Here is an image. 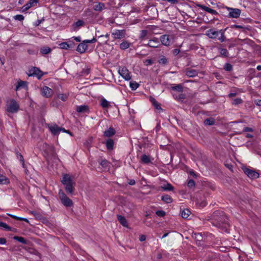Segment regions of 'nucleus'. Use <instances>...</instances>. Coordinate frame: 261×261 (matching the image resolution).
<instances>
[{"instance_id": "f257e3e1", "label": "nucleus", "mask_w": 261, "mask_h": 261, "mask_svg": "<svg viewBox=\"0 0 261 261\" xmlns=\"http://www.w3.org/2000/svg\"><path fill=\"white\" fill-rule=\"evenodd\" d=\"M41 149L43 150L44 152L43 155L46 159L48 163L51 162L57 163L59 161V159L57 158L53 146L43 143Z\"/></svg>"}, {"instance_id": "f03ea898", "label": "nucleus", "mask_w": 261, "mask_h": 261, "mask_svg": "<svg viewBox=\"0 0 261 261\" xmlns=\"http://www.w3.org/2000/svg\"><path fill=\"white\" fill-rule=\"evenodd\" d=\"M216 220V222L215 225L217 227L221 228L223 231L227 233L229 232L228 219L225 215H221V217Z\"/></svg>"}, {"instance_id": "7ed1b4c3", "label": "nucleus", "mask_w": 261, "mask_h": 261, "mask_svg": "<svg viewBox=\"0 0 261 261\" xmlns=\"http://www.w3.org/2000/svg\"><path fill=\"white\" fill-rule=\"evenodd\" d=\"M61 181L65 187L66 191L69 194H72L74 190V182L71 176L67 174H64Z\"/></svg>"}, {"instance_id": "20e7f679", "label": "nucleus", "mask_w": 261, "mask_h": 261, "mask_svg": "<svg viewBox=\"0 0 261 261\" xmlns=\"http://www.w3.org/2000/svg\"><path fill=\"white\" fill-rule=\"evenodd\" d=\"M19 109V105L14 99L8 100L6 104V111L10 113H16Z\"/></svg>"}, {"instance_id": "39448f33", "label": "nucleus", "mask_w": 261, "mask_h": 261, "mask_svg": "<svg viewBox=\"0 0 261 261\" xmlns=\"http://www.w3.org/2000/svg\"><path fill=\"white\" fill-rule=\"evenodd\" d=\"M59 197L61 203L66 207H70L73 205L72 201L60 190L59 192Z\"/></svg>"}, {"instance_id": "423d86ee", "label": "nucleus", "mask_w": 261, "mask_h": 261, "mask_svg": "<svg viewBox=\"0 0 261 261\" xmlns=\"http://www.w3.org/2000/svg\"><path fill=\"white\" fill-rule=\"evenodd\" d=\"M145 46H148L152 48H158L161 46V43L159 40L153 37L148 40V43L143 44Z\"/></svg>"}, {"instance_id": "0eeeda50", "label": "nucleus", "mask_w": 261, "mask_h": 261, "mask_svg": "<svg viewBox=\"0 0 261 261\" xmlns=\"http://www.w3.org/2000/svg\"><path fill=\"white\" fill-rule=\"evenodd\" d=\"M227 9L229 11L228 16L229 17L237 18L240 16L241 13L240 9L229 7H227Z\"/></svg>"}, {"instance_id": "6e6552de", "label": "nucleus", "mask_w": 261, "mask_h": 261, "mask_svg": "<svg viewBox=\"0 0 261 261\" xmlns=\"http://www.w3.org/2000/svg\"><path fill=\"white\" fill-rule=\"evenodd\" d=\"M112 35L115 39L124 38L126 36V31L124 30H115Z\"/></svg>"}, {"instance_id": "1a4fd4ad", "label": "nucleus", "mask_w": 261, "mask_h": 261, "mask_svg": "<svg viewBox=\"0 0 261 261\" xmlns=\"http://www.w3.org/2000/svg\"><path fill=\"white\" fill-rule=\"evenodd\" d=\"M118 72L120 75L125 80L129 81L131 79L130 72L125 67L120 68Z\"/></svg>"}, {"instance_id": "9d476101", "label": "nucleus", "mask_w": 261, "mask_h": 261, "mask_svg": "<svg viewBox=\"0 0 261 261\" xmlns=\"http://www.w3.org/2000/svg\"><path fill=\"white\" fill-rule=\"evenodd\" d=\"M244 172L252 179H255L259 177V173L257 172L247 168H243Z\"/></svg>"}, {"instance_id": "9b49d317", "label": "nucleus", "mask_w": 261, "mask_h": 261, "mask_svg": "<svg viewBox=\"0 0 261 261\" xmlns=\"http://www.w3.org/2000/svg\"><path fill=\"white\" fill-rule=\"evenodd\" d=\"M41 93L42 95L45 97H50L53 94V91L50 88L44 86L41 89Z\"/></svg>"}, {"instance_id": "f8f14e48", "label": "nucleus", "mask_w": 261, "mask_h": 261, "mask_svg": "<svg viewBox=\"0 0 261 261\" xmlns=\"http://www.w3.org/2000/svg\"><path fill=\"white\" fill-rule=\"evenodd\" d=\"M160 41L162 45L169 46L171 43V40L168 35H163L160 37Z\"/></svg>"}, {"instance_id": "ddd939ff", "label": "nucleus", "mask_w": 261, "mask_h": 261, "mask_svg": "<svg viewBox=\"0 0 261 261\" xmlns=\"http://www.w3.org/2000/svg\"><path fill=\"white\" fill-rule=\"evenodd\" d=\"M220 33L221 30L216 31L214 29H210L207 31L206 35L210 38L216 39L220 35Z\"/></svg>"}, {"instance_id": "4468645a", "label": "nucleus", "mask_w": 261, "mask_h": 261, "mask_svg": "<svg viewBox=\"0 0 261 261\" xmlns=\"http://www.w3.org/2000/svg\"><path fill=\"white\" fill-rule=\"evenodd\" d=\"M186 75L189 77H194L198 75V72L196 70L187 68L185 70Z\"/></svg>"}, {"instance_id": "2eb2a0df", "label": "nucleus", "mask_w": 261, "mask_h": 261, "mask_svg": "<svg viewBox=\"0 0 261 261\" xmlns=\"http://www.w3.org/2000/svg\"><path fill=\"white\" fill-rule=\"evenodd\" d=\"M45 74H46V72H43L39 68L34 67V76H36L38 80L41 79Z\"/></svg>"}, {"instance_id": "dca6fc26", "label": "nucleus", "mask_w": 261, "mask_h": 261, "mask_svg": "<svg viewBox=\"0 0 261 261\" xmlns=\"http://www.w3.org/2000/svg\"><path fill=\"white\" fill-rule=\"evenodd\" d=\"M27 84L28 82L25 81L19 80L17 82V85L16 86L15 90L18 91L20 89H27L28 88Z\"/></svg>"}, {"instance_id": "f3484780", "label": "nucleus", "mask_w": 261, "mask_h": 261, "mask_svg": "<svg viewBox=\"0 0 261 261\" xmlns=\"http://www.w3.org/2000/svg\"><path fill=\"white\" fill-rule=\"evenodd\" d=\"M48 128L54 135H57L60 133V127L56 124L48 125Z\"/></svg>"}, {"instance_id": "a211bd4d", "label": "nucleus", "mask_w": 261, "mask_h": 261, "mask_svg": "<svg viewBox=\"0 0 261 261\" xmlns=\"http://www.w3.org/2000/svg\"><path fill=\"white\" fill-rule=\"evenodd\" d=\"M76 110L77 112L80 113H89V108L86 105H81L76 106Z\"/></svg>"}, {"instance_id": "6ab92c4d", "label": "nucleus", "mask_w": 261, "mask_h": 261, "mask_svg": "<svg viewBox=\"0 0 261 261\" xmlns=\"http://www.w3.org/2000/svg\"><path fill=\"white\" fill-rule=\"evenodd\" d=\"M98 39H100V43L101 44H107V42L109 40V34H106L103 35H98L97 34H96Z\"/></svg>"}, {"instance_id": "aec40b11", "label": "nucleus", "mask_w": 261, "mask_h": 261, "mask_svg": "<svg viewBox=\"0 0 261 261\" xmlns=\"http://www.w3.org/2000/svg\"><path fill=\"white\" fill-rule=\"evenodd\" d=\"M198 7L201 8L202 10H204L213 15H216L218 14V12L216 10L210 8L206 6L202 5H198Z\"/></svg>"}, {"instance_id": "412c9836", "label": "nucleus", "mask_w": 261, "mask_h": 261, "mask_svg": "<svg viewBox=\"0 0 261 261\" xmlns=\"http://www.w3.org/2000/svg\"><path fill=\"white\" fill-rule=\"evenodd\" d=\"M105 9V4L102 3H96L93 6V9L96 11H101Z\"/></svg>"}, {"instance_id": "4be33fe9", "label": "nucleus", "mask_w": 261, "mask_h": 261, "mask_svg": "<svg viewBox=\"0 0 261 261\" xmlns=\"http://www.w3.org/2000/svg\"><path fill=\"white\" fill-rule=\"evenodd\" d=\"M87 49V46L84 42H82L79 44L77 47L76 50L80 53H84Z\"/></svg>"}, {"instance_id": "5701e85b", "label": "nucleus", "mask_w": 261, "mask_h": 261, "mask_svg": "<svg viewBox=\"0 0 261 261\" xmlns=\"http://www.w3.org/2000/svg\"><path fill=\"white\" fill-rule=\"evenodd\" d=\"M115 134V130L113 127H110L108 129L104 132V136L106 137H111Z\"/></svg>"}, {"instance_id": "b1692460", "label": "nucleus", "mask_w": 261, "mask_h": 261, "mask_svg": "<svg viewBox=\"0 0 261 261\" xmlns=\"http://www.w3.org/2000/svg\"><path fill=\"white\" fill-rule=\"evenodd\" d=\"M0 227L6 231H13L15 229V228L11 227L6 223L1 221H0Z\"/></svg>"}, {"instance_id": "393cba45", "label": "nucleus", "mask_w": 261, "mask_h": 261, "mask_svg": "<svg viewBox=\"0 0 261 261\" xmlns=\"http://www.w3.org/2000/svg\"><path fill=\"white\" fill-rule=\"evenodd\" d=\"M117 219H118V221H119V222L123 226L126 227L127 226V222L124 217H123L121 215H118Z\"/></svg>"}, {"instance_id": "a878e982", "label": "nucleus", "mask_w": 261, "mask_h": 261, "mask_svg": "<svg viewBox=\"0 0 261 261\" xmlns=\"http://www.w3.org/2000/svg\"><path fill=\"white\" fill-rule=\"evenodd\" d=\"M148 34V31L146 30H142L140 31V35L139 36V39L141 41H143L146 39V36Z\"/></svg>"}, {"instance_id": "bb28decb", "label": "nucleus", "mask_w": 261, "mask_h": 261, "mask_svg": "<svg viewBox=\"0 0 261 261\" xmlns=\"http://www.w3.org/2000/svg\"><path fill=\"white\" fill-rule=\"evenodd\" d=\"M9 179L6 176L0 174V184L7 185L9 183Z\"/></svg>"}, {"instance_id": "cd10ccee", "label": "nucleus", "mask_w": 261, "mask_h": 261, "mask_svg": "<svg viewBox=\"0 0 261 261\" xmlns=\"http://www.w3.org/2000/svg\"><path fill=\"white\" fill-rule=\"evenodd\" d=\"M131 45V43L128 42L127 41H123L120 44V48L121 49L124 50L126 49H127L130 47Z\"/></svg>"}, {"instance_id": "c85d7f7f", "label": "nucleus", "mask_w": 261, "mask_h": 261, "mask_svg": "<svg viewBox=\"0 0 261 261\" xmlns=\"http://www.w3.org/2000/svg\"><path fill=\"white\" fill-rule=\"evenodd\" d=\"M141 161L142 163L144 164H148L151 162L150 156L146 154H143L141 156Z\"/></svg>"}, {"instance_id": "c756f323", "label": "nucleus", "mask_w": 261, "mask_h": 261, "mask_svg": "<svg viewBox=\"0 0 261 261\" xmlns=\"http://www.w3.org/2000/svg\"><path fill=\"white\" fill-rule=\"evenodd\" d=\"M161 199L167 203H170L172 201V198L168 195H165L162 196Z\"/></svg>"}, {"instance_id": "7c9ffc66", "label": "nucleus", "mask_w": 261, "mask_h": 261, "mask_svg": "<svg viewBox=\"0 0 261 261\" xmlns=\"http://www.w3.org/2000/svg\"><path fill=\"white\" fill-rule=\"evenodd\" d=\"M40 53L42 55H46L51 51V49L47 46H43L40 48Z\"/></svg>"}, {"instance_id": "2f4dec72", "label": "nucleus", "mask_w": 261, "mask_h": 261, "mask_svg": "<svg viewBox=\"0 0 261 261\" xmlns=\"http://www.w3.org/2000/svg\"><path fill=\"white\" fill-rule=\"evenodd\" d=\"M171 89L179 92H182L183 91V87L181 85L178 84L171 87Z\"/></svg>"}, {"instance_id": "473e14b6", "label": "nucleus", "mask_w": 261, "mask_h": 261, "mask_svg": "<svg viewBox=\"0 0 261 261\" xmlns=\"http://www.w3.org/2000/svg\"><path fill=\"white\" fill-rule=\"evenodd\" d=\"M106 145L109 150L112 149L114 145V141L112 139H108L106 142Z\"/></svg>"}, {"instance_id": "72a5a7b5", "label": "nucleus", "mask_w": 261, "mask_h": 261, "mask_svg": "<svg viewBox=\"0 0 261 261\" xmlns=\"http://www.w3.org/2000/svg\"><path fill=\"white\" fill-rule=\"evenodd\" d=\"M204 124L207 125H212L215 124V120L213 118H208L204 120Z\"/></svg>"}, {"instance_id": "f704fd0d", "label": "nucleus", "mask_w": 261, "mask_h": 261, "mask_svg": "<svg viewBox=\"0 0 261 261\" xmlns=\"http://www.w3.org/2000/svg\"><path fill=\"white\" fill-rule=\"evenodd\" d=\"M100 104L102 108H106L110 106V102L105 98H102L100 100Z\"/></svg>"}, {"instance_id": "c9c22d12", "label": "nucleus", "mask_w": 261, "mask_h": 261, "mask_svg": "<svg viewBox=\"0 0 261 261\" xmlns=\"http://www.w3.org/2000/svg\"><path fill=\"white\" fill-rule=\"evenodd\" d=\"M161 188L164 191H172L174 189L173 187L169 183L164 185V186H162Z\"/></svg>"}, {"instance_id": "e433bc0d", "label": "nucleus", "mask_w": 261, "mask_h": 261, "mask_svg": "<svg viewBox=\"0 0 261 261\" xmlns=\"http://www.w3.org/2000/svg\"><path fill=\"white\" fill-rule=\"evenodd\" d=\"M33 5V0H30L29 1V2L24 5L23 7H22V11H25L27 10H28L30 8H31L32 7V6Z\"/></svg>"}, {"instance_id": "4c0bfd02", "label": "nucleus", "mask_w": 261, "mask_h": 261, "mask_svg": "<svg viewBox=\"0 0 261 261\" xmlns=\"http://www.w3.org/2000/svg\"><path fill=\"white\" fill-rule=\"evenodd\" d=\"M190 213V211L188 209H185L181 212V215L183 218H187L189 217Z\"/></svg>"}, {"instance_id": "58836bf2", "label": "nucleus", "mask_w": 261, "mask_h": 261, "mask_svg": "<svg viewBox=\"0 0 261 261\" xmlns=\"http://www.w3.org/2000/svg\"><path fill=\"white\" fill-rule=\"evenodd\" d=\"M13 239L15 240H17L19 242L23 243L24 244H26L27 243L26 240L23 237L15 236L13 237Z\"/></svg>"}, {"instance_id": "ea45409f", "label": "nucleus", "mask_w": 261, "mask_h": 261, "mask_svg": "<svg viewBox=\"0 0 261 261\" xmlns=\"http://www.w3.org/2000/svg\"><path fill=\"white\" fill-rule=\"evenodd\" d=\"M139 84L136 82H130L129 83V86L133 90H136L139 87Z\"/></svg>"}, {"instance_id": "a19ab883", "label": "nucleus", "mask_w": 261, "mask_h": 261, "mask_svg": "<svg viewBox=\"0 0 261 261\" xmlns=\"http://www.w3.org/2000/svg\"><path fill=\"white\" fill-rule=\"evenodd\" d=\"M219 52H220V54L222 56H223L224 57H227L228 56V51L226 49L219 47Z\"/></svg>"}, {"instance_id": "79ce46f5", "label": "nucleus", "mask_w": 261, "mask_h": 261, "mask_svg": "<svg viewBox=\"0 0 261 261\" xmlns=\"http://www.w3.org/2000/svg\"><path fill=\"white\" fill-rule=\"evenodd\" d=\"M220 35L217 38L221 42H224L226 40V37L224 36V32L222 30H221V33H220Z\"/></svg>"}, {"instance_id": "37998d69", "label": "nucleus", "mask_w": 261, "mask_h": 261, "mask_svg": "<svg viewBox=\"0 0 261 261\" xmlns=\"http://www.w3.org/2000/svg\"><path fill=\"white\" fill-rule=\"evenodd\" d=\"M243 102V100L241 98H237L232 99V104L233 105H238Z\"/></svg>"}, {"instance_id": "c03bdc74", "label": "nucleus", "mask_w": 261, "mask_h": 261, "mask_svg": "<svg viewBox=\"0 0 261 261\" xmlns=\"http://www.w3.org/2000/svg\"><path fill=\"white\" fill-rule=\"evenodd\" d=\"M16 155L17 159L22 163V165L23 168H24V162L23 156L21 155V154L18 152L16 153Z\"/></svg>"}, {"instance_id": "a18cd8bd", "label": "nucleus", "mask_w": 261, "mask_h": 261, "mask_svg": "<svg viewBox=\"0 0 261 261\" xmlns=\"http://www.w3.org/2000/svg\"><path fill=\"white\" fill-rule=\"evenodd\" d=\"M231 28L233 29H242L243 30V31H245L246 30H248V29L247 28L241 25L234 24L231 26Z\"/></svg>"}, {"instance_id": "49530a36", "label": "nucleus", "mask_w": 261, "mask_h": 261, "mask_svg": "<svg viewBox=\"0 0 261 261\" xmlns=\"http://www.w3.org/2000/svg\"><path fill=\"white\" fill-rule=\"evenodd\" d=\"M59 99H61L62 100L65 101L67 100L68 98V95L66 94H59L58 96Z\"/></svg>"}, {"instance_id": "de8ad7c7", "label": "nucleus", "mask_w": 261, "mask_h": 261, "mask_svg": "<svg viewBox=\"0 0 261 261\" xmlns=\"http://www.w3.org/2000/svg\"><path fill=\"white\" fill-rule=\"evenodd\" d=\"M100 164L101 166L103 168H107L108 167L109 163L105 159L102 160L100 162Z\"/></svg>"}, {"instance_id": "09e8293b", "label": "nucleus", "mask_w": 261, "mask_h": 261, "mask_svg": "<svg viewBox=\"0 0 261 261\" xmlns=\"http://www.w3.org/2000/svg\"><path fill=\"white\" fill-rule=\"evenodd\" d=\"M33 253H34V258L35 257V258L36 259V261H40V260L41 259V257H40V255L39 253V252L38 251L34 250Z\"/></svg>"}, {"instance_id": "8fccbe9b", "label": "nucleus", "mask_w": 261, "mask_h": 261, "mask_svg": "<svg viewBox=\"0 0 261 261\" xmlns=\"http://www.w3.org/2000/svg\"><path fill=\"white\" fill-rule=\"evenodd\" d=\"M13 18L16 20L21 21L24 19V16L22 15L18 14L13 16Z\"/></svg>"}, {"instance_id": "3c124183", "label": "nucleus", "mask_w": 261, "mask_h": 261, "mask_svg": "<svg viewBox=\"0 0 261 261\" xmlns=\"http://www.w3.org/2000/svg\"><path fill=\"white\" fill-rule=\"evenodd\" d=\"M60 47L61 49H68L69 48V45L67 42H63L59 44Z\"/></svg>"}, {"instance_id": "603ef678", "label": "nucleus", "mask_w": 261, "mask_h": 261, "mask_svg": "<svg viewBox=\"0 0 261 261\" xmlns=\"http://www.w3.org/2000/svg\"><path fill=\"white\" fill-rule=\"evenodd\" d=\"M83 24H84L83 21H82L81 20H79L76 22H75L74 23L73 26H74L76 28H79V27H80L83 25Z\"/></svg>"}, {"instance_id": "864d4df0", "label": "nucleus", "mask_w": 261, "mask_h": 261, "mask_svg": "<svg viewBox=\"0 0 261 261\" xmlns=\"http://www.w3.org/2000/svg\"><path fill=\"white\" fill-rule=\"evenodd\" d=\"M224 69L226 71H231L232 69V66L229 63L225 64Z\"/></svg>"}, {"instance_id": "5fc2aeb1", "label": "nucleus", "mask_w": 261, "mask_h": 261, "mask_svg": "<svg viewBox=\"0 0 261 261\" xmlns=\"http://www.w3.org/2000/svg\"><path fill=\"white\" fill-rule=\"evenodd\" d=\"M156 215L160 217H164L165 215V212L164 211H157L155 212Z\"/></svg>"}, {"instance_id": "6e6d98bb", "label": "nucleus", "mask_w": 261, "mask_h": 261, "mask_svg": "<svg viewBox=\"0 0 261 261\" xmlns=\"http://www.w3.org/2000/svg\"><path fill=\"white\" fill-rule=\"evenodd\" d=\"M188 186L190 188H192L195 186V182L193 179H190L188 182Z\"/></svg>"}, {"instance_id": "4d7b16f0", "label": "nucleus", "mask_w": 261, "mask_h": 261, "mask_svg": "<svg viewBox=\"0 0 261 261\" xmlns=\"http://www.w3.org/2000/svg\"><path fill=\"white\" fill-rule=\"evenodd\" d=\"M152 102H153L154 107L156 109H159V110L162 109L160 105L154 99L153 101H152Z\"/></svg>"}, {"instance_id": "13d9d810", "label": "nucleus", "mask_w": 261, "mask_h": 261, "mask_svg": "<svg viewBox=\"0 0 261 261\" xmlns=\"http://www.w3.org/2000/svg\"><path fill=\"white\" fill-rule=\"evenodd\" d=\"M214 240L213 241V243L215 244H222V241L218 238H214Z\"/></svg>"}, {"instance_id": "bf43d9fd", "label": "nucleus", "mask_w": 261, "mask_h": 261, "mask_svg": "<svg viewBox=\"0 0 261 261\" xmlns=\"http://www.w3.org/2000/svg\"><path fill=\"white\" fill-rule=\"evenodd\" d=\"M168 63V60L166 58H162L160 60V63L163 64H166Z\"/></svg>"}, {"instance_id": "052dcab7", "label": "nucleus", "mask_w": 261, "mask_h": 261, "mask_svg": "<svg viewBox=\"0 0 261 261\" xmlns=\"http://www.w3.org/2000/svg\"><path fill=\"white\" fill-rule=\"evenodd\" d=\"M144 63L146 66H148L151 65L153 62L151 59H147L145 61Z\"/></svg>"}, {"instance_id": "680f3d73", "label": "nucleus", "mask_w": 261, "mask_h": 261, "mask_svg": "<svg viewBox=\"0 0 261 261\" xmlns=\"http://www.w3.org/2000/svg\"><path fill=\"white\" fill-rule=\"evenodd\" d=\"M67 43L69 45V48H72L74 47V44L72 41H69L67 42Z\"/></svg>"}, {"instance_id": "e2e57ef3", "label": "nucleus", "mask_w": 261, "mask_h": 261, "mask_svg": "<svg viewBox=\"0 0 261 261\" xmlns=\"http://www.w3.org/2000/svg\"><path fill=\"white\" fill-rule=\"evenodd\" d=\"M6 240L4 238H0V244L4 245L6 243Z\"/></svg>"}, {"instance_id": "0e129e2a", "label": "nucleus", "mask_w": 261, "mask_h": 261, "mask_svg": "<svg viewBox=\"0 0 261 261\" xmlns=\"http://www.w3.org/2000/svg\"><path fill=\"white\" fill-rule=\"evenodd\" d=\"M40 0H34V7L36 6H39L40 5V4L39 3Z\"/></svg>"}, {"instance_id": "69168bd1", "label": "nucleus", "mask_w": 261, "mask_h": 261, "mask_svg": "<svg viewBox=\"0 0 261 261\" xmlns=\"http://www.w3.org/2000/svg\"><path fill=\"white\" fill-rule=\"evenodd\" d=\"M220 250L221 251H225L228 248L225 246H220Z\"/></svg>"}, {"instance_id": "338daca9", "label": "nucleus", "mask_w": 261, "mask_h": 261, "mask_svg": "<svg viewBox=\"0 0 261 261\" xmlns=\"http://www.w3.org/2000/svg\"><path fill=\"white\" fill-rule=\"evenodd\" d=\"M139 240L141 241V242H143L146 239V236L145 235H141L140 237H139Z\"/></svg>"}, {"instance_id": "774afa93", "label": "nucleus", "mask_w": 261, "mask_h": 261, "mask_svg": "<svg viewBox=\"0 0 261 261\" xmlns=\"http://www.w3.org/2000/svg\"><path fill=\"white\" fill-rule=\"evenodd\" d=\"M255 103L257 106H261V99L255 100Z\"/></svg>"}]
</instances>
